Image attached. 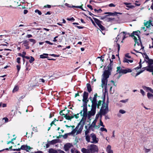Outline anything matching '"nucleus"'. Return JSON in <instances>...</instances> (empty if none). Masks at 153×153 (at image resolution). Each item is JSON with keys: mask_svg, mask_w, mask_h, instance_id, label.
Listing matches in <instances>:
<instances>
[{"mask_svg": "<svg viewBox=\"0 0 153 153\" xmlns=\"http://www.w3.org/2000/svg\"><path fill=\"white\" fill-rule=\"evenodd\" d=\"M105 95H104V98L103 100V103L102 107L99 111V117L100 119H102V115H105L108 112V102L107 101L106 103H105Z\"/></svg>", "mask_w": 153, "mask_h": 153, "instance_id": "nucleus-1", "label": "nucleus"}, {"mask_svg": "<svg viewBox=\"0 0 153 153\" xmlns=\"http://www.w3.org/2000/svg\"><path fill=\"white\" fill-rule=\"evenodd\" d=\"M90 151L91 153H97L98 152L99 149L97 146L94 144L90 145L89 148L88 149Z\"/></svg>", "mask_w": 153, "mask_h": 153, "instance_id": "nucleus-2", "label": "nucleus"}, {"mask_svg": "<svg viewBox=\"0 0 153 153\" xmlns=\"http://www.w3.org/2000/svg\"><path fill=\"white\" fill-rule=\"evenodd\" d=\"M120 74L122 73L123 74H126L128 73L131 72L132 71L130 69L127 68L126 69H123L121 68L120 66H118L117 67V71Z\"/></svg>", "mask_w": 153, "mask_h": 153, "instance_id": "nucleus-3", "label": "nucleus"}, {"mask_svg": "<svg viewBox=\"0 0 153 153\" xmlns=\"http://www.w3.org/2000/svg\"><path fill=\"white\" fill-rule=\"evenodd\" d=\"M96 108L95 106L91 105V111H89L88 113V117L90 118L91 116L94 115L96 112Z\"/></svg>", "mask_w": 153, "mask_h": 153, "instance_id": "nucleus-4", "label": "nucleus"}, {"mask_svg": "<svg viewBox=\"0 0 153 153\" xmlns=\"http://www.w3.org/2000/svg\"><path fill=\"white\" fill-rule=\"evenodd\" d=\"M112 69L111 68H108V70H105L103 74V77H105L106 79H108L109 78V75L111 74V72Z\"/></svg>", "mask_w": 153, "mask_h": 153, "instance_id": "nucleus-5", "label": "nucleus"}, {"mask_svg": "<svg viewBox=\"0 0 153 153\" xmlns=\"http://www.w3.org/2000/svg\"><path fill=\"white\" fill-rule=\"evenodd\" d=\"M90 137L92 138L93 141L91 142L92 143H97L98 142V140H97V138L96 135L94 133H92L90 134Z\"/></svg>", "mask_w": 153, "mask_h": 153, "instance_id": "nucleus-6", "label": "nucleus"}, {"mask_svg": "<svg viewBox=\"0 0 153 153\" xmlns=\"http://www.w3.org/2000/svg\"><path fill=\"white\" fill-rule=\"evenodd\" d=\"M97 94L96 93L94 95V97L91 101L92 103V105L95 106L96 105V102H97Z\"/></svg>", "mask_w": 153, "mask_h": 153, "instance_id": "nucleus-7", "label": "nucleus"}, {"mask_svg": "<svg viewBox=\"0 0 153 153\" xmlns=\"http://www.w3.org/2000/svg\"><path fill=\"white\" fill-rule=\"evenodd\" d=\"M122 13H121L117 12H114V13L111 12H105L104 13L105 14H108V16H117V14H122Z\"/></svg>", "mask_w": 153, "mask_h": 153, "instance_id": "nucleus-8", "label": "nucleus"}, {"mask_svg": "<svg viewBox=\"0 0 153 153\" xmlns=\"http://www.w3.org/2000/svg\"><path fill=\"white\" fill-rule=\"evenodd\" d=\"M73 145L71 143H67L64 146V149L65 151L67 152L70 149L72 146Z\"/></svg>", "mask_w": 153, "mask_h": 153, "instance_id": "nucleus-9", "label": "nucleus"}, {"mask_svg": "<svg viewBox=\"0 0 153 153\" xmlns=\"http://www.w3.org/2000/svg\"><path fill=\"white\" fill-rule=\"evenodd\" d=\"M31 149V148L30 146L25 145H22L21 147V150H25L27 151H28Z\"/></svg>", "mask_w": 153, "mask_h": 153, "instance_id": "nucleus-10", "label": "nucleus"}, {"mask_svg": "<svg viewBox=\"0 0 153 153\" xmlns=\"http://www.w3.org/2000/svg\"><path fill=\"white\" fill-rule=\"evenodd\" d=\"M82 119L83 118H82L80 122L78 124L77 126L75 128V129H74L73 130L71 131V132H70V134H74L77 131V130L79 127V125H80V123L82 122Z\"/></svg>", "mask_w": 153, "mask_h": 153, "instance_id": "nucleus-11", "label": "nucleus"}, {"mask_svg": "<svg viewBox=\"0 0 153 153\" xmlns=\"http://www.w3.org/2000/svg\"><path fill=\"white\" fill-rule=\"evenodd\" d=\"M82 124L80 126L77 132V133L78 134H79V133H80L81 132L83 128V126H84V125L85 124V121L84 120H83V118L82 119Z\"/></svg>", "mask_w": 153, "mask_h": 153, "instance_id": "nucleus-12", "label": "nucleus"}, {"mask_svg": "<svg viewBox=\"0 0 153 153\" xmlns=\"http://www.w3.org/2000/svg\"><path fill=\"white\" fill-rule=\"evenodd\" d=\"M149 67H144L143 68H145L146 70L148 71L153 72V66H151L150 65H148Z\"/></svg>", "mask_w": 153, "mask_h": 153, "instance_id": "nucleus-13", "label": "nucleus"}, {"mask_svg": "<svg viewBox=\"0 0 153 153\" xmlns=\"http://www.w3.org/2000/svg\"><path fill=\"white\" fill-rule=\"evenodd\" d=\"M64 117H65L66 120H71L74 118V116H69L68 115V113H67L65 114L64 116Z\"/></svg>", "mask_w": 153, "mask_h": 153, "instance_id": "nucleus-14", "label": "nucleus"}, {"mask_svg": "<svg viewBox=\"0 0 153 153\" xmlns=\"http://www.w3.org/2000/svg\"><path fill=\"white\" fill-rule=\"evenodd\" d=\"M59 140L58 139H54L53 140L49 142V143L50 144L53 145L54 144L57 143L59 142Z\"/></svg>", "mask_w": 153, "mask_h": 153, "instance_id": "nucleus-15", "label": "nucleus"}, {"mask_svg": "<svg viewBox=\"0 0 153 153\" xmlns=\"http://www.w3.org/2000/svg\"><path fill=\"white\" fill-rule=\"evenodd\" d=\"M106 150L108 153H113V150L111 149V146L110 145L108 146Z\"/></svg>", "mask_w": 153, "mask_h": 153, "instance_id": "nucleus-16", "label": "nucleus"}, {"mask_svg": "<svg viewBox=\"0 0 153 153\" xmlns=\"http://www.w3.org/2000/svg\"><path fill=\"white\" fill-rule=\"evenodd\" d=\"M97 120L95 119L94 121L92 123L91 125L89 127V128H94L96 126V123L97 122Z\"/></svg>", "mask_w": 153, "mask_h": 153, "instance_id": "nucleus-17", "label": "nucleus"}, {"mask_svg": "<svg viewBox=\"0 0 153 153\" xmlns=\"http://www.w3.org/2000/svg\"><path fill=\"white\" fill-rule=\"evenodd\" d=\"M123 4H125L126 7L129 8H133L134 7V6L131 5V3L124 2Z\"/></svg>", "mask_w": 153, "mask_h": 153, "instance_id": "nucleus-18", "label": "nucleus"}, {"mask_svg": "<svg viewBox=\"0 0 153 153\" xmlns=\"http://www.w3.org/2000/svg\"><path fill=\"white\" fill-rule=\"evenodd\" d=\"M143 88L144 90H146L147 91H149L150 92L153 94V90L151 88L145 86H143Z\"/></svg>", "mask_w": 153, "mask_h": 153, "instance_id": "nucleus-19", "label": "nucleus"}, {"mask_svg": "<svg viewBox=\"0 0 153 153\" xmlns=\"http://www.w3.org/2000/svg\"><path fill=\"white\" fill-rule=\"evenodd\" d=\"M144 25L146 26L147 28H149L151 25V22L150 21H147L146 22H144Z\"/></svg>", "mask_w": 153, "mask_h": 153, "instance_id": "nucleus-20", "label": "nucleus"}, {"mask_svg": "<svg viewBox=\"0 0 153 153\" xmlns=\"http://www.w3.org/2000/svg\"><path fill=\"white\" fill-rule=\"evenodd\" d=\"M87 89L88 91L90 93L92 90L91 86L90 84L88 83L86 84Z\"/></svg>", "mask_w": 153, "mask_h": 153, "instance_id": "nucleus-21", "label": "nucleus"}, {"mask_svg": "<svg viewBox=\"0 0 153 153\" xmlns=\"http://www.w3.org/2000/svg\"><path fill=\"white\" fill-rule=\"evenodd\" d=\"M123 62L124 63L127 62L129 63V62L132 63L133 62V60H129L127 59L126 57H124L123 60Z\"/></svg>", "mask_w": 153, "mask_h": 153, "instance_id": "nucleus-22", "label": "nucleus"}, {"mask_svg": "<svg viewBox=\"0 0 153 153\" xmlns=\"http://www.w3.org/2000/svg\"><path fill=\"white\" fill-rule=\"evenodd\" d=\"M103 101L102 102H103ZM102 101L101 100H99L98 102V103H97V102H96V105H95V108H96L97 107L98 108H100V106L102 104Z\"/></svg>", "mask_w": 153, "mask_h": 153, "instance_id": "nucleus-23", "label": "nucleus"}, {"mask_svg": "<svg viewBox=\"0 0 153 153\" xmlns=\"http://www.w3.org/2000/svg\"><path fill=\"white\" fill-rule=\"evenodd\" d=\"M110 63L108 66V68H111L112 70V66L113 65V61L111 59H109Z\"/></svg>", "mask_w": 153, "mask_h": 153, "instance_id": "nucleus-24", "label": "nucleus"}, {"mask_svg": "<svg viewBox=\"0 0 153 153\" xmlns=\"http://www.w3.org/2000/svg\"><path fill=\"white\" fill-rule=\"evenodd\" d=\"M81 151L82 153H90V151L88 149H86L85 148H82L81 149Z\"/></svg>", "mask_w": 153, "mask_h": 153, "instance_id": "nucleus-25", "label": "nucleus"}, {"mask_svg": "<svg viewBox=\"0 0 153 153\" xmlns=\"http://www.w3.org/2000/svg\"><path fill=\"white\" fill-rule=\"evenodd\" d=\"M107 79H106L105 78L103 77L102 80V85H107Z\"/></svg>", "mask_w": 153, "mask_h": 153, "instance_id": "nucleus-26", "label": "nucleus"}, {"mask_svg": "<svg viewBox=\"0 0 153 153\" xmlns=\"http://www.w3.org/2000/svg\"><path fill=\"white\" fill-rule=\"evenodd\" d=\"M134 42H135V44L134 46H135L136 44H137V45H141V42L139 40L140 43H139L138 42V40H137V38L134 36Z\"/></svg>", "mask_w": 153, "mask_h": 153, "instance_id": "nucleus-27", "label": "nucleus"}, {"mask_svg": "<svg viewBox=\"0 0 153 153\" xmlns=\"http://www.w3.org/2000/svg\"><path fill=\"white\" fill-rule=\"evenodd\" d=\"M147 97L149 99L153 100V95L152 94L148 93L147 94Z\"/></svg>", "mask_w": 153, "mask_h": 153, "instance_id": "nucleus-28", "label": "nucleus"}, {"mask_svg": "<svg viewBox=\"0 0 153 153\" xmlns=\"http://www.w3.org/2000/svg\"><path fill=\"white\" fill-rule=\"evenodd\" d=\"M146 62L148 63L149 65H150L153 64V60L149 59L148 60H146Z\"/></svg>", "mask_w": 153, "mask_h": 153, "instance_id": "nucleus-29", "label": "nucleus"}, {"mask_svg": "<svg viewBox=\"0 0 153 153\" xmlns=\"http://www.w3.org/2000/svg\"><path fill=\"white\" fill-rule=\"evenodd\" d=\"M93 19L94 21V22L96 24H97L99 23H102V22L99 20L98 19L93 17Z\"/></svg>", "mask_w": 153, "mask_h": 153, "instance_id": "nucleus-30", "label": "nucleus"}, {"mask_svg": "<svg viewBox=\"0 0 153 153\" xmlns=\"http://www.w3.org/2000/svg\"><path fill=\"white\" fill-rule=\"evenodd\" d=\"M88 93H87L86 91H84L83 94V98H88Z\"/></svg>", "mask_w": 153, "mask_h": 153, "instance_id": "nucleus-31", "label": "nucleus"}, {"mask_svg": "<svg viewBox=\"0 0 153 153\" xmlns=\"http://www.w3.org/2000/svg\"><path fill=\"white\" fill-rule=\"evenodd\" d=\"M83 110H82L83 112H88V110H87V105H83Z\"/></svg>", "mask_w": 153, "mask_h": 153, "instance_id": "nucleus-32", "label": "nucleus"}, {"mask_svg": "<svg viewBox=\"0 0 153 153\" xmlns=\"http://www.w3.org/2000/svg\"><path fill=\"white\" fill-rule=\"evenodd\" d=\"M19 87L18 86H15L13 90V92L15 93L18 91Z\"/></svg>", "mask_w": 153, "mask_h": 153, "instance_id": "nucleus-33", "label": "nucleus"}, {"mask_svg": "<svg viewBox=\"0 0 153 153\" xmlns=\"http://www.w3.org/2000/svg\"><path fill=\"white\" fill-rule=\"evenodd\" d=\"M82 5H83L82 4L81 6H74L72 5V7H76V8H79L81 9V10H82L85 11V10H84L83 8L82 7Z\"/></svg>", "mask_w": 153, "mask_h": 153, "instance_id": "nucleus-34", "label": "nucleus"}, {"mask_svg": "<svg viewBox=\"0 0 153 153\" xmlns=\"http://www.w3.org/2000/svg\"><path fill=\"white\" fill-rule=\"evenodd\" d=\"M48 55V54L47 53H43L42 55H41L40 56V58H41L44 59L45 58H48V57L46 56H44V55L47 56Z\"/></svg>", "mask_w": 153, "mask_h": 153, "instance_id": "nucleus-35", "label": "nucleus"}, {"mask_svg": "<svg viewBox=\"0 0 153 153\" xmlns=\"http://www.w3.org/2000/svg\"><path fill=\"white\" fill-rule=\"evenodd\" d=\"M49 152L50 153H57L56 150L52 149L49 150Z\"/></svg>", "mask_w": 153, "mask_h": 153, "instance_id": "nucleus-36", "label": "nucleus"}, {"mask_svg": "<svg viewBox=\"0 0 153 153\" xmlns=\"http://www.w3.org/2000/svg\"><path fill=\"white\" fill-rule=\"evenodd\" d=\"M86 137H85V139L88 142H90V136H89L88 135H86Z\"/></svg>", "mask_w": 153, "mask_h": 153, "instance_id": "nucleus-37", "label": "nucleus"}, {"mask_svg": "<svg viewBox=\"0 0 153 153\" xmlns=\"http://www.w3.org/2000/svg\"><path fill=\"white\" fill-rule=\"evenodd\" d=\"M143 56L144 57V58H145V61H146V60H148L149 59V58L148 56L147 55L146 53H144V54L143 55Z\"/></svg>", "mask_w": 153, "mask_h": 153, "instance_id": "nucleus-38", "label": "nucleus"}, {"mask_svg": "<svg viewBox=\"0 0 153 153\" xmlns=\"http://www.w3.org/2000/svg\"><path fill=\"white\" fill-rule=\"evenodd\" d=\"M88 98H83V99H82V101L83 102V105H86L87 102H86V100Z\"/></svg>", "mask_w": 153, "mask_h": 153, "instance_id": "nucleus-39", "label": "nucleus"}, {"mask_svg": "<svg viewBox=\"0 0 153 153\" xmlns=\"http://www.w3.org/2000/svg\"><path fill=\"white\" fill-rule=\"evenodd\" d=\"M16 138H13L10 141L8 142L7 143V144H8L10 143H11L12 144H14V143L13 142V141L16 139Z\"/></svg>", "mask_w": 153, "mask_h": 153, "instance_id": "nucleus-40", "label": "nucleus"}, {"mask_svg": "<svg viewBox=\"0 0 153 153\" xmlns=\"http://www.w3.org/2000/svg\"><path fill=\"white\" fill-rule=\"evenodd\" d=\"M35 59L32 56H30V59L29 60V62L30 63H32L34 61Z\"/></svg>", "mask_w": 153, "mask_h": 153, "instance_id": "nucleus-41", "label": "nucleus"}, {"mask_svg": "<svg viewBox=\"0 0 153 153\" xmlns=\"http://www.w3.org/2000/svg\"><path fill=\"white\" fill-rule=\"evenodd\" d=\"M70 133L65 134L64 135H62V137L64 139H66L68 135H70Z\"/></svg>", "mask_w": 153, "mask_h": 153, "instance_id": "nucleus-42", "label": "nucleus"}, {"mask_svg": "<svg viewBox=\"0 0 153 153\" xmlns=\"http://www.w3.org/2000/svg\"><path fill=\"white\" fill-rule=\"evenodd\" d=\"M29 40L30 42H32L33 43V44H34L36 43V41L35 40L33 39H29Z\"/></svg>", "mask_w": 153, "mask_h": 153, "instance_id": "nucleus-43", "label": "nucleus"}, {"mask_svg": "<svg viewBox=\"0 0 153 153\" xmlns=\"http://www.w3.org/2000/svg\"><path fill=\"white\" fill-rule=\"evenodd\" d=\"M35 12L36 13H37L39 15H40L42 14V12L41 11L38 9L35 10Z\"/></svg>", "mask_w": 153, "mask_h": 153, "instance_id": "nucleus-44", "label": "nucleus"}, {"mask_svg": "<svg viewBox=\"0 0 153 153\" xmlns=\"http://www.w3.org/2000/svg\"><path fill=\"white\" fill-rule=\"evenodd\" d=\"M114 19H115L114 18H108L106 19V21L108 22H110L111 21L114 20Z\"/></svg>", "mask_w": 153, "mask_h": 153, "instance_id": "nucleus-45", "label": "nucleus"}, {"mask_svg": "<svg viewBox=\"0 0 153 153\" xmlns=\"http://www.w3.org/2000/svg\"><path fill=\"white\" fill-rule=\"evenodd\" d=\"M99 27H100V29L102 30H105V28L102 25H100Z\"/></svg>", "mask_w": 153, "mask_h": 153, "instance_id": "nucleus-46", "label": "nucleus"}, {"mask_svg": "<svg viewBox=\"0 0 153 153\" xmlns=\"http://www.w3.org/2000/svg\"><path fill=\"white\" fill-rule=\"evenodd\" d=\"M100 130L102 131H104L106 132H107V130L105 128H103V127L101 128H100Z\"/></svg>", "mask_w": 153, "mask_h": 153, "instance_id": "nucleus-47", "label": "nucleus"}, {"mask_svg": "<svg viewBox=\"0 0 153 153\" xmlns=\"http://www.w3.org/2000/svg\"><path fill=\"white\" fill-rule=\"evenodd\" d=\"M100 123L99 125H100V126H102L103 127H104L105 126L103 125V123L102 122V120L101 119H100Z\"/></svg>", "mask_w": 153, "mask_h": 153, "instance_id": "nucleus-48", "label": "nucleus"}, {"mask_svg": "<svg viewBox=\"0 0 153 153\" xmlns=\"http://www.w3.org/2000/svg\"><path fill=\"white\" fill-rule=\"evenodd\" d=\"M129 53H127L125 54V56L126 57H127L128 58H131V56H129Z\"/></svg>", "mask_w": 153, "mask_h": 153, "instance_id": "nucleus-49", "label": "nucleus"}, {"mask_svg": "<svg viewBox=\"0 0 153 153\" xmlns=\"http://www.w3.org/2000/svg\"><path fill=\"white\" fill-rule=\"evenodd\" d=\"M90 129V128H88V129H87L86 130L85 132V135H87L88 134L89 132Z\"/></svg>", "mask_w": 153, "mask_h": 153, "instance_id": "nucleus-50", "label": "nucleus"}, {"mask_svg": "<svg viewBox=\"0 0 153 153\" xmlns=\"http://www.w3.org/2000/svg\"><path fill=\"white\" fill-rule=\"evenodd\" d=\"M20 59L21 58L20 57H18L16 59V62L19 64H20L21 63Z\"/></svg>", "mask_w": 153, "mask_h": 153, "instance_id": "nucleus-51", "label": "nucleus"}, {"mask_svg": "<svg viewBox=\"0 0 153 153\" xmlns=\"http://www.w3.org/2000/svg\"><path fill=\"white\" fill-rule=\"evenodd\" d=\"M16 68L18 72H19L21 68V65H17Z\"/></svg>", "mask_w": 153, "mask_h": 153, "instance_id": "nucleus-52", "label": "nucleus"}, {"mask_svg": "<svg viewBox=\"0 0 153 153\" xmlns=\"http://www.w3.org/2000/svg\"><path fill=\"white\" fill-rule=\"evenodd\" d=\"M65 111V109H64V110H63L61 111H60V112H59V114H60V115H62V116H64L65 115V114H64V113H63V112L64 111Z\"/></svg>", "mask_w": 153, "mask_h": 153, "instance_id": "nucleus-53", "label": "nucleus"}, {"mask_svg": "<svg viewBox=\"0 0 153 153\" xmlns=\"http://www.w3.org/2000/svg\"><path fill=\"white\" fill-rule=\"evenodd\" d=\"M67 20H68V21H74L75 20V19H74L72 17L70 18H67Z\"/></svg>", "mask_w": 153, "mask_h": 153, "instance_id": "nucleus-54", "label": "nucleus"}, {"mask_svg": "<svg viewBox=\"0 0 153 153\" xmlns=\"http://www.w3.org/2000/svg\"><path fill=\"white\" fill-rule=\"evenodd\" d=\"M51 7V6L50 5L47 4L46 5H45L44 6V8H50Z\"/></svg>", "mask_w": 153, "mask_h": 153, "instance_id": "nucleus-55", "label": "nucleus"}, {"mask_svg": "<svg viewBox=\"0 0 153 153\" xmlns=\"http://www.w3.org/2000/svg\"><path fill=\"white\" fill-rule=\"evenodd\" d=\"M75 27H76L77 28L79 29H83L85 28V27L84 26H78L75 25Z\"/></svg>", "mask_w": 153, "mask_h": 153, "instance_id": "nucleus-56", "label": "nucleus"}, {"mask_svg": "<svg viewBox=\"0 0 153 153\" xmlns=\"http://www.w3.org/2000/svg\"><path fill=\"white\" fill-rule=\"evenodd\" d=\"M126 32H122V33H123L124 34H125V35H124V36H123V40H124L126 38H127L128 36H126Z\"/></svg>", "mask_w": 153, "mask_h": 153, "instance_id": "nucleus-57", "label": "nucleus"}, {"mask_svg": "<svg viewBox=\"0 0 153 153\" xmlns=\"http://www.w3.org/2000/svg\"><path fill=\"white\" fill-rule=\"evenodd\" d=\"M49 55L50 56H54V57H59V55H56V54H49Z\"/></svg>", "mask_w": 153, "mask_h": 153, "instance_id": "nucleus-58", "label": "nucleus"}, {"mask_svg": "<svg viewBox=\"0 0 153 153\" xmlns=\"http://www.w3.org/2000/svg\"><path fill=\"white\" fill-rule=\"evenodd\" d=\"M144 69L143 70L139 72H137V74H136V76H137L138 75H139L140 74L142 73L144 71Z\"/></svg>", "mask_w": 153, "mask_h": 153, "instance_id": "nucleus-59", "label": "nucleus"}, {"mask_svg": "<svg viewBox=\"0 0 153 153\" xmlns=\"http://www.w3.org/2000/svg\"><path fill=\"white\" fill-rule=\"evenodd\" d=\"M119 112L122 114H123L125 113L126 111L124 110L120 109L119 110Z\"/></svg>", "mask_w": 153, "mask_h": 153, "instance_id": "nucleus-60", "label": "nucleus"}, {"mask_svg": "<svg viewBox=\"0 0 153 153\" xmlns=\"http://www.w3.org/2000/svg\"><path fill=\"white\" fill-rule=\"evenodd\" d=\"M79 114L77 113L76 114H74V116H74V117L76 119H78L79 117L78 116Z\"/></svg>", "mask_w": 153, "mask_h": 153, "instance_id": "nucleus-61", "label": "nucleus"}, {"mask_svg": "<svg viewBox=\"0 0 153 153\" xmlns=\"http://www.w3.org/2000/svg\"><path fill=\"white\" fill-rule=\"evenodd\" d=\"M100 114H99V113H98V114H97L96 116V117H95V120H97L98 118H99V116H100Z\"/></svg>", "mask_w": 153, "mask_h": 153, "instance_id": "nucleus-62", "label": "nucleus"}, {"mask_svg": "<svg viewBox=\"0 0 153 153\" xmlns=\"http://www.w3.org/2000/svg\"><path fill=\"white\" fill-rule=\"evenodd\" d=\"M45 42L47 44H49L50 45H53V43H51L50 42V41H45Z\"/></svg>", "mask_w": 153, "mask_h": 153, "instance_id": "nucleus-63", "label": "nucleus"}, {"mask_svg": "<svg viewBox=\"0 0 153 153\" xmlns=\"http://www.w3.org/2000/svg\"><path fill=\"white\" fill-rule=\"evenodd\" d=\"M28 45H29L28 44L24 45V46L26 47V49H28L30 47L28 46Z\"/></svg>", "mask_w": 153, "mask_h": 153, "instance_id": "nucleus-64", "label": "nucleus"}]
</instances>
